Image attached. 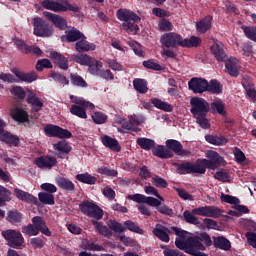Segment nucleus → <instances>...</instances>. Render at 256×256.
Segmentation results:
<instances>
[{
	"label": "nucleus",
	"instance_id": "obj_27",
	"mask_svg": "<svg viewBox=\"0 0 256 256\" xmlns=\"http://www.w3.org/2000/svg\"><path fill=\"white\" fill-rule=\"evenodd\" d=\"M14 75H16L19 81H24V83H33V81H37V79H39L37 72L35 71L25 73L19 70H15Z\"/></svg>",
	"mask_w": 256,
	"mask_h": 256
},
{
	"label": "nucleus",
	"instance_id": "obj_4",
	"mask_svg": "<svg viewBox=\"0 0 256 256\" xmlns=\"http://www.w3.org/2000/svg\"><path fill=\"white\" fill-rule=\"evenodd\" d=\"M71 103H74L69 108L71 115H75V117H79V119H87V109L93 111L95 109V104L87 101L83 97L70 95Z\"/></svg>",
	"mask_w": 256,
	"mask_h": 256
},
{
	"label": "nucleus",
	"instance_id": "obj_7",
	"mask_svg": "<svg viewBox=\"0 0 256 256\" xmlns=\"http://www.w3.org/2000/svg\"><path fill=\"white\" fill-rule=\"evenodd\" d=\"M124 225L115 221L110 220L108 223L109 228L115 233H124V231H132L133 233H138L139 235H143L144 231L141 229L135 222L131 220H127L124 222Z\"/></svg>",
	"mask_w": 256,
	"mask_h": 256
},
{
	"label": "nucleus",
	"instance_id": "obj_31",
	"mask_svg": "<svg viewBox=\"0 0 256 256\" xmlns=\"http://www.w3.org/2000/svg\"><path fill=\"white\" fill-rule=\"evenodd\" d=\"M50 57L60 69H63L64 71H67V69H69V62L67 61V58L63 57V55L57 52H52L50 54Z\"/></svg>",
	"mask_w": 256,
	"mask_h": 256
},
{
	"label": "nucleus",
	"instance_id": "obj_14",
	"mask_svg": "<svg viewBox=\"0 0 256 256\" xmlns=\"http://www.w3.org/2000/svg\"><path fill=\"white\" fill-rule=\"evenodd\" d=\"M188 87L193 93H205L207 87H209V82L202 78H192L188 82Z\"/></svg>",
	"mask_w": 256,
	"mask_h": 256
},
{
	"label": "nucleus",
	"instance_id": "obj_37",
	"mask_svg": "<svg viewBox=\"0 0 256 256\" xmlns=\"http://www.w3.org/2000/svg\"><path fill=\"white\" fill-rule=\"evenodd\" d=\"M151 103L156 109H160V111H165L166 113H171V111H173V106L161 99L152 98Z\"/></svg>",
	"mask_w": 256,
	"mask_h": 256
},
{
	"label": "nucleus",
	"instance_id": "obj_39",
	"mask_svg": "<svg viewBox=\"0 0 256 256\" xmlns=\"http://www.w3.org/2000/svg\"><path fill=\"white\" fill-rule=\"evenodd\" d=\"M11 115L13 119H15V121H18L19 123H25L29 119L27 112L20 108H14L13 110H11Z\"/></svg>",
	"mask_w": 256,
	"mask_h": 256
},
{
	"label": "nucleus",
	"instance_id": "obj_44",
	"mask_svg": "<svg viewBox=\"0 0 256 256\" xmlns=\"http://www.w3.org/2000/svg\"><path fill=\"white\" fill-rule=\"evenodd\" d=\"M77 181L80 183H85L86 185H95L97 178L95 176H92L89 173H84V174H78L76 175Z\"/></svg>",
	"mask_w": 256,
	"mask_h": 256
},
{
	"label": "nucleus",
	"instance_id": "obj_1",
	"mask_svg": "<svg viewBox=\"0 0 256 256\" xmlns=\"http://www.w3.org/2000/svg\"><path fill=\"white\" fill-rule=\"evenodd\" d=\"M172 231L177 235L175 245L178 249L193 256H209L201 252L205 251V245H207V247L213 245V241H211V236H209V234L202 232L193 235L177 227H172ZM203 243H205V245Z\"/></svg>",
	"mask_w": 256,
	"mask_h": 256
},
{
	"label": "nucleus",
	"instance_id": "obj_53",
	"mask_svg": "<svg viewBox=\"0 0 256 256\" xmlns=\"http://www.w3.org/2000/svg\"><path fill=\"white\" fill-rule=\"evenodd\" d=\"M70 80L72 85H75V87H87V82H85V79L78 74H71Z\"/></svg>",
	"mask_w": 256,
	"mask_h": 256
},
{
	"label": "nucleus",
	"instance_id": "obj_18",
	"mask_svg": "<svg viewBox=\"0 0 256 256\" xmlns=\"http://www.w3.org/2000/svg\"><path fill=\"white\" fill-rule=\"evenodd\" d=\"M53 149L57 151V157H59V159H65V155L71 153V145L65 140L53 144Z\"/></svg>",
	"mask_w": 256,
	"mask_h": 256
},
{
	"label": "nucleus",
	"instance_id": "obj_21",
	"mask_svg": "<svg viewBox=\"0 0 256 256\" xmlns=\"http://www.w3.org/2000/svg\"><path fill=\"white\" fill-rule=\"evenodd\" d=\"M75 49L76 51H78V53H85L87 51H95V49H97V46L94 43H90L89 41H87L84 36L76 42Z\"/></svg>",
	"mask_w": 256,
	"mask_h": 256
},
{
	"label": "nucleus",
	"instance_id": "obj_58",
	"mask_svg": "<svg viewBox=\"0 0 256 256\" xmlns=\"http://www.w3.org/2000/svg\"><path fill=\"white\" fill-rule=\"evenodd\" d=\"M53 64L49 59H41L36 63V71H43V69H51Z\"/></svg>",
	"mask_w": 256,
	"mask_h": 256
},
{
	"label": "nucleus",
	"instance_id": "obj_2",
	"mask_svg": "<svg viewBox=\"0 0 256 256\" xmlns=\"http://www.w3.org/2000/svg\"><path fill=\"white\" fill-rule=\"evenodd\" d=\"M190 105V112L201 129H211V122H209V119L207 118V113H209L210 109L212 113L221 115L222 117L227 115V111H225V103L219 98L214 99L209 105V102L204 98L193 97L190 99Z\"/></svg>",
	"mask_w": 256,
	"mask_h": 256
},
{
	"label": "nucleus",
	"instance_id": "obj_59",
	"mask_svg": "<svg viewBox=\"0 0 256 256\" xmlns=\"http://www.w3.org/2000/svg\"><path fill=\"white\" fill-rule=\"evenodd\" d=\"M97 205L91 203V202H84L82 205H80V210L84 215L90 216L91 213H93V210L95 209Z\"/></svg>",
	"mask_w": 256,
	"mask_h": 256
},
{
	"label": "nucleus",
	"instance_id": "obj_51",
	"mask_svg": "<svg viewBox=\"0 0 256 256\" xmlns=\"http://www.w3.org/2000/svg\"><path fill=\"white\" fill-rule=\"evenodd\" d=\"M91 118L96 125H103V123H107V115H105L103 112L95 111Z\"/></svg>",
	"mask_w": 256,
	"mask_h": 256
},
{
	"label": "nucleus",
	"instance_id": "obj_12",
	"mask_svg": "<svg viewBox=\"0 0 256 256\" xmlns=\"http://www.w3.org/2000/svg\"><path fill=\"white\" fill-rule=\"evenodd\" d=\"M193 213H196V215H200L201 217H211L212 219H218V217H221V209L215 206L194 208Z\"/></svg>",
	"mask_w": 256,
	"mask_h": 256
},
{
	"label": "nucleus",
	"instance_id": "obj_9",
	"mask_svg": "<svg viewBox=\"0 0 256 256\" xmlns=\"http://www.w3.org/2000/svg\"><path fill=\"white\" fill-rule=\"evenodd\" d=\"M2 237L8 241V245L14 249H19L23 245L25 239L21 232L16 230H6L2 232Z\"/></svg>",
	"mask_w": 256,
	"mask_h": 256
},
{
	"label": "nucleus",
	"instance_id": "obj_16",
	"mask_svg": "<svg viewBox=\"0 0 256 256\" xmlns=\"http://www.w3.org/2000/svg\"><path fill=\"white\" fill-rule=\"evenodd\" d=\"M43 15L44 17H46V19H48V21H51V23H53V25L56 26L57 29L63 31V29L67 27V20H65V18H63L62 16L47 11H44Z\"/></svg>",
	"mask_w": 256,
	"mask_h": 256
},
{
	"label": "nucleus",
	"instance_id": "obj_62",
	"mask_svg": "<svg viewBox=\"0 0 256 256\" xmlns=\"http://www.w3.org/2000/svg\"><path fill=\"white\" fill-rule=\"evenodd\" d=\"M106 63L112 71H123V65L121 63L117 62L115 59H107Z\"/></svg>",
	"mask_w": 256,
	"mask_h": 256
},
{
	"label": "nucleus",
	"instance_id": "obj_49",
	"mask_svg": "<svg viewBox=\"0 0 256 256\" xmlns=\"http://www.w3.org/2000/svg\"><path fill=\"white\" fill-rule=\"evenodd\" d=\"M201 45V38L192 36L189 39H182L181 47H199Z\"/></svg>",
	"mask_w": 256,
	"mask_h": 256
},
{
	"label": "nucleus",
	"instance_id": "obj_33",
	"mask_svg": "<svg viewBox=\"0 0 256 256\" xmlns=\"http://www.w3.org/2000/svg\"><path fill=\"white\" fill-rule=\"evenodd\" d=\"M0 140L3 141V143H7V145H13L14 147L19 145V137L5 130L0 134Z\"/></svg>",
	"mask_w": 256,
	"mask_h": 256
},
{
	"label": "nucleus",
	"instance_id": "obj_63",
	"mask_svg": "<svg viewBox=\"0 0 256 256\" xmlns=\"http://www.w3.org/2000/svg\"><path fill=\"white\" fill-rule=\"evenodd\" d=\"M21 213L17 211H10L8 212V221L10 223H21Z\"/></svg>",
	"mask_w": 256,
	"mask_h": 256
},
{
	"label": "nucleus",
	"instance_id": "obj_56",
	"mask_svg": "<svg viewBox=\"0 0 256 256\" xmlns=\"http://www.w3.org/2000/svg\"><path fill=\"white\" fill-rule=\"evenodd\" d=\"M128 45L134 51L135 55H138V57L145 56V52L143 51V48H141V44L137 43L136 41H130Z\"/></svg>",
	"mask_w": 256,
	"mask_h": 256
},
{
	"label": "nucleus",
	"instance_id": "obj_28",
	"mask_svg": "<svg viewBox=\"0 0 256 256\" xmlns=\"http://www.w3.org/2000/svg\"><path fill=\"white\" fill-rule=\"evenodd\" d=\"M101 141L103 145L105 147H108V149H111V151H115L116 153H119V151H121V146L119 145V141H117V139L104 135L101 136Z\"/></svg>",
	"mask_w": 256,
	"mask_h": 256
},
{
	"label": "nucleus",
	"instance_id": "obj_26",
	"mask_svg": "<svg viewBox=\"0 0 256 256\" xmlns=\"http://www.w3.org/2000/svg\"><path fill=\"white\" fill-rule=\"evenodd\" d=\"M166 147H168L170 151L176 153V155H189L188 151L183 150V145L181 144V142L177 140H167Z\"/></svg>",
	"mask_w": 256,
	"mask_h": 256
},
{
	"label": "nucleus",
	"instance_id": "obj_6",
	"mask_svg": "<svg viewBox=\"0 0 256 256\" xmlns=\"http://www.w3.org/2000/svg\"><path fill=\"white\" fill-rule=\"evenodd\" d=\"M42 7L48 11H54V13H65L67 11H73V13L79 12V8L77 6H73L67 0H62L61 2L44 0L42 1Z\"/></svg>",
	"mask_w": 256,
	"mask_h": 256
},
{
	"label": "nucleus",
	"instance_id": "obj_32",
	"mask_svg": "<svg viewBox=\"0 0 256 256\" xmlns=\"http://www.w3.org/2000/svg\"><path fill=\"white\" fill-rule=\"evenodd\" d=\"M242 86L246 91L247 97H249V99H251L253 103H256V91H255V86H253V83L249 81L247 78H244L242 80Z\"/></svg>",
	"mask_w": 256,
	"mask_h": 256
},
{
	"label": "nucleus",
	"instance_id": "obj_24",
	"mask_svg": "<svg viewBox=\"0 0 256 256\" xmlns=\"http://www.w3.org/2000/svg\"><path fill=\"white\" fill-rule=\"evenodd\" d=\"M32 223H33L35 229H37L38 233H39V231H41L43 233V235H46V237H51V231L45 224V220H43V218H41L39 216H35L32 218Z\"/></svg>",
	"mask_w": 256,
	"mask_h": 256
},
{
	"label": "nucleus",
	"instance_id": "obj_60",
	"mask_svg": "<svg viewBox=\"0 0 256 256\" xmlns=\"http://www.w3.org/2000/svg\"><path fill=\"white\" fill-rule=\"evenodd\" d=\"M22 233H24V235H28V237L39 235V232L35 228L34 224H28L27 226H23Z\"/></svg>",
	"mask_w": 256,
	"mask_h": 256
},
{
	"label": "nucleus",
	"instance_id": "obj_46",
	"mask_svg": "<svg viewBox=\"0 0 256 256\" xmlns=\"http://www.w3.org/2000/svg\"><path fill=\"white\" fill-rule=\"evenodd\" d=\"M137 144L145 151H151L155 147V141L149 138H138Z\"/></svg>",
	"mask_w": 256,
	"mask_h": 256
},
{
	"label": "nucleus",
	"instance_id": "obj_34",
	"mask_svg": "<svg viewBox=\"0 0 256 256\" xmlns=\"http://www.w3.org/2000/svg\"><path fill=\"white\" fill-rule=\"evenodd\" d=\"M214 247H216V249H221L222 251H230L231 242L223 236H218L214 238Z\"/></svg>",
	"mask_w": 256,
	"mask_h": 256
},
{
	"label": "nucleus",
	"instance_id": "obj_54",
	"mask_svg": "<svg viewBox=\"0 0 256 256\" xmlns=\"http://www.w3.org/2000/svg\"><path fill=\"white\" fill-rule=\"evenodd\" d=\"M11 199V192L0 185V207Z\"/></svg>",
	"mask_w": 256,
	"mask_h": 256
},
{
	"label": "nucleus",
	"instance_id": "obj_38",
	"mask_svg": "<svg viewBox=\"0 0 256 256\" xmlns=\"http://www.w3.org/2000/svg\"><path fill=\"white\" fill-rule=\"evenodd\" d=\"M153 233L160 241H163L164 243H169V230L163 226H156V228L153 230Z\"/></svg>",
	"mask_w": 256,
	"mask_h": 256
},
{
	"label": "nucleus",
	"instance_id": "obj_47",
	"mask_svg": "<svg viewBox=\"0 0 256 256\" xmlns=\"http://www.w3.org/2000/svg\"><path fill=\"white\" fill-rule=\"evenodd\" d=\"M81 247L82 249H86L87 251H103V246L95 244L88 239L82 240Z\"/></svg>",
	"mask_w": 256,
	"mask_h": 256
},
{
	"label": "nucleus",
	"instance_id": "obj_43",
	"mask_svg": "<svg viewBox=\"0 0 256 256\" xmlns=\"http://www.w3.org/2000/svg\"><path fill=\"white\" fill-rule=\"evenodd\" d=\"M195 215H197V213H194L193 210L184 211L183 212L184 221H186V223H189L190 225H199V223L201 222L199 221V218Z\"/></svg>",
	"mask_w": 256,
	"mask_h": 256
},
{
	"label": "nucleus",
	"instance_id": "obj_48",
	"mask_svg": "<svg viewBox=\"0 0 256 256\" xmlns=\"http://www.w3.org/2000/svg\"><path fill=\"white\" fill-rule=\"evenodd\" d=\"M92 225H94L96 231L100 233V235H104V237H111V235H113V233L109 231V228L101 222L92 221Z\"/></svg>",
	"mask_w": 256,
	"mask_h": 256
},
{
	"label": "nucleus",
	"instance_id": "obj_19",
	"mask_svg": "<svg viewBox=\"0 0 256 256\" xmlns=\"http://www.w3.org/2000/svg\"><path fill=\"white\" fill-rule=\"evenodd\" d=\"M14 194L16 195L17 199H20V201H24L25 203H32L33 205H39V200H37V197L19 189H14Z\"/></svg>",
	"mask_w": 256,
	"mask_h": 256
},
{
	"label": "nucleus",
	"instance_id": "obj_30",
	"mask_svg": "<svg viewBox=\"0 0 256 256\" xmlns=\"http://www.w3.org/2000/svg\"><path fill=\"white\" fill-rule=\"evenodd\" d=\"M211 21H213V16L207 15L200 21L196 23V29L198 33H207L211 29Z\"/></svg>",
	"mask_w": 256,
	"mask_h": 256
},
{
	"label": "nucleus",
	"instance_id": "obj_22",
	"mask_svg": "<svg viewBox=\"0 0 256 256\" xmlns=\"http://www.w3.org/2000/svg\"><path fill=\"white\" fill-rule=\"evenodd\" d=\"M143 123H145L143 116H134L130 121L122 122V127L128 131H137V125H143Z\"/></svg>",
	"mask_w": 256,
	"mask_h": 256
},
{
	"label": "nucleus",
	"instance_id": "obj_45",
	"mask_svg": "<svg viewBox=\"0 0 256 256\" xmlns=\"http://www.w3.org/2000/svg\"><path fill=\"white\" fill-rule=\"evenodd\" d=\"M38 199L43 205H55V196L47 192H40L38 194Z\"/></svg>",
	"mask_w": 256,
	"mask_h": 256
},
{
	"label": "nucleus",
	"instance_id": "obj_20",
	"mask_svg": "<svg viewBox=\"0 0 256 256\" xmlns=\"http://www.w3.org/2000/svg\"><path fill=\"white\" fill-rule=\"evenodd\" d=\"M210 51L212 55H214L216 61H227V53H225V50H223V47L219 44L218 41L214 42V44L210 46Z\"/></svg>",
	"mask_w": 256,
	"mask_h": 256
},
{
	"label": "nucleus",
	"instance_id": "obj_13",
	"mask_svg": "<svg viewBox=\"0 0 256 256\" xmlns=\"http://www.w3.org/2000/svg\"><path fill=\"white\" fill-rule=\"evenodd\" d=\"M127 199L130 201H134L135 203H146L150 207H161V200H157V198L147 197L143 194H134L127 196Z\"/></svg>",
	"mask_w": 256,
	"mask_h": 256
},
{
	"label": "nucleus",
	"instance_id": "obj_64",
	"mask_svg": "<svg viewBox=\"0 0 256 256\" xmlns=\"http://www.w3.org/2000/svg\"><path fill=\"white\" fill-rule=\"evenodd\" d=\"M244 33L248 39H251V41H255L256 43V28L246 27L244 28Z\"/></svg>",
	"mask_w": 256,
	"mask_h": 256
},
{
	"label": "nucleus",
	"instance_id": "obj_52",
	"mask_svg": "<svg viewBox=\"0 0 256 256\" xmlns=\"http://www.w3.org/2000/svg\"><path fill=\"white\" fill-rule=\"evenodd\" d=\"M134 89L138 91V93H147V82L143 79H135L133 81Z\"/></svg>",
	"mask_w": 256,
	"mask_h": 256
},
{
	"label": "nucleus",
	"instance_id": "obj_42",
	"mask_svg": "<svg viewBox=\"0 0 256 256\" xmlns=\"http://www.w3.org/2000/svg\"><path fill=\"white\" fill-rule=\"evenodd\" d=\"M87 67L92 75L99 76V73H101V70L103 69V63L99 62L98 60H93L92 58Z\"/></svg>",
	"mask_w": 256,
	"mask_h": 256
},
{
	"label": "nucleus",
	"instance_id": "obj_29",
	"mask_svg": "<svg viewBox=\"0 0 256 256\" xmlns=\"http://www.w3.org/2000/svg\"><path fill=\"white\" fill-rule=\"evenodd\" d=\"M84 35L81 33V31L72 28L68 31H66V36H62V41H68V43H73L75 41H79L80 39H83Z\"/></svg>",
	"mask_w": 256,
	"mask_h": 256
},
{
	"label": "nucleus",
	"instance_id": "obj_5",
	"mask_svg": "<svg viewBox=\"0 0 256 256\" xmlns=\"http://www.w3.org/2000/svg\"><path fill=\"white\" fill-rule=\"evenodd\" d=\"M117 18L119 21H124L122 27L127 31V33H137V31H139L137 23L141 21V17L134 12L126 9H120L117 11Z\"/></svg>",
	"mask_w": 256,
	"mask_h": 256
},
{
	"label": "nucleus",
	"instance_id": "obj_17",
	"mask_svg": "<svg viewBox=\"0 0 256 256\" xmlns=\"http://www.w3.org/2000/svg\"><path fill=\"white\" fill-rule=\"evenodd\" d=\"M28 98L27 101L29 105L32 106V110L35 113H39L41 109H43V99L37 96V94L31 90H28Z\"/></svg>",
	"mask_w": 256,
	"mask_h": 256
},
{
	"label": "nucleus",
	"instance_id": "obj_11",
	"mask_svg": "<svg viewBox=\"0 0 256 256\" xmlns=\"http://www.w3.org/2000/svg\"><path fill=\"white\" fill-rule=\"evenodd\" d=\"M160 42L162 47H167L169 49L170 47H177V45H180L183 43V38L176 34V33H166L163 34L160 38Z\"/></svg>",
	"mask_w": 256,
	"mask_h": 256
},
{
	"label": "nucleus",
	"instance_id": "obj_50",
	"mask_svg": "<svg viewBox=\"0 0 256 256\" xmlns=\"http://www.w3.org/2000/svg\"><path fill=\"white\" fill-rule=\"evenodd\" d=\"M72 59L75 63L88 66L93 58L87 54H76L72 56Z\"/></svg>",
	"mask_w": 256,
	"mask_h": 256
},
{
	"label": "nucleus",
	"instance_id": "obj_36",
	"mask_svg": "<svg viewBox=\"0 0 256 256\" xmlns=\"http://www.w3.org/2000/svg\"><path fill=\"white\" fill-rule=\"evenodd\" d=\"M205 140L207 141V143H210V145H216L217 147L227 145V143L229 142V140L224 136H213V135H206Z\"/></svg>",
	"mask_w": 256,
	"mask_h": 256
},
{
	"label": "nucleus",
	"instance_id": "obj_25",
	"mask_svg": "<svg viewBox=\"0 0 256 256\" xmlns=\"http://www.w3.org/2000/svg\"><path fill=\"white\" fill-rule=\"evenodd\" d=\"M16 47L22 51V53H33V55H41L42 51L41 48L39 47H29L28 45L25 44V41L21 39H17L15 41Z\"/></svg>",
	"mask_w": 256,
	"mask_h": 256
},
{
	"label": "nucleus",
	"instance_id": "obj_23",
	"mask_svg": "<svg viewBox=\"0 0 256 256\" xmlns=\"http://www.w3.org/2000/svg\"><path fill=\"white\" fill-rule=\"evenodd\" d=\"M226 62V71L230 74L231 77H237L239 75V60L237 58H230L225 60Z\"/></svg>",
	"mask_w": 256,
	"mask_h": 256
},
{
	"label": "nucleus",
	"instance_id": "obj_10",
	"mask_svg": "<svg viewBox=\"0 0 256 256\" xmlns=\"http://www.w3.org/2000/svg\"><path fill=\"white\" fill-rule=\"evenodd\" d=\"M47 137H57L58 139H71V132L55 125H47L44 128Z\"/></svg>",
	"mask_w": 256,
	"mask_h": 256
},
{
	"label": "nucleus",
	"instance_id": "obj_40",
	"mask_svg": "<svg viewBox=\"0 0 256 256\" xmlns=\"http://www.w3.org/2000/svg\"><path fill=\"white\" fill-rule=\"evenodd\" d=\"M56 183L60 189H64L65 191H75V184H73L71 180L67 178H58Z\"/></svg>",
	"mask_w": 256,
	"mask_h": 256
},
{
	"label": "nucleus",
	"instance_id": "obj_15",
	"mask_svg": "<svg viewBox=\"0 0 256 256\" xmlns=\"http://www.w3.org/2000/svg\"><path fill=\"white\" fill-rule=\"evenodd\" d=\"M34 163L39 169H53L57 165V159L51 156H40L35 159Z\"/></svg>",
	"mask_w": 256,
	"mask_h": 256
},
{
	"label": "nucleus",
	"instance_id": "obj_8",
	"mask_svg": "<svg viewBox=\"0 0 256 256\" xmlns=\"http://www.w3.org/2000/svg\"><path fill=\"white\" fill-rule=\"evenodd\" d=\"M33 25L34 35H36V37H51V35H53V27H49V24L42 18H34Z\"/></svg>",
	"mask_w": 256,
	"mask_h": 256
},
{
	"label": "nucleus",
	"instance_id": "obj_55",
	"mask_svg": "<svg viewBox=\"0 0 256 256\" xmlns=\"http://www.w3.org/2000/svg\"><path fill=\"white\" fill-rule=\"evenodd\" d=\"M214 177L218 181H222L223 183L229 182V171L225 169H219L215 174Z\"/></svg>",
	"mask_w": 256,
	"mask_h": 256
},
{
	"label": "nucleus",
	"instance_id": "obj_35",
	"mask_svg": "<svg viewBox=\"0 0 256 256\" xmlns=\"http://www.w3.org/2000/svg\"><path fill=\"white\" fill-rule=\"evenodd\" d=\"M153 154L160 159H171L173 157V152L165 146H157L153 149Z\"/></svg>",
	"mask_w": 256,
	"mask_h": 256
},
{
	"label": "nucleus",
	"instance_id": "obj_61",
	"mask_svg": "<svg viewBox=\"0 0 256 256\" xmlns=\"http://www.w3.org/2000/svg\"><path fill=\"white\" fill-rule=\"evenodd\" d=\"M10 93L16 97V99H25V90L20 86H15L10 90Z\"/></svg>",
	"mask_w": 256,
	"mask_h": 256
},
{
	"label": "nucleus",
	"instance_id": "obj_57",
	"mask_svg": "<svg viewBox=\"0 0 256 256\" xmlns=\"http://www.w3.org/2000/svg\"><path fill=\"white\" fill-rule=\"evenodd\" d=\"M152 185H154V187H160L162 189H165L168 187L169 184L167 183V180L161 178V176H153Z\"/></svg>",
	"mask_w": 256,
	"mask_h": 256
},
{
	"label": "nucleus",
	"instance_id": "obj_3",
	"mask_svg": "<svg viewBox=\"0 0 256 256\" xmlns=\"http://www.w3.org/2000/svg\"><path fill=\"white\" fill-rule=\"evenodd\" d=\"M207 159L200 160L197 164H192V173H198L199 175H205L207 169H212L215 171L217 167H225L227 162L219 153L208 150L206 152Z\"/></svg>",
	"mask_w": 256,
	"mask_h": 256
},
{
	"label": "nucleus",
	"instance_id": "obj_41",
	"mask_svg": "<svg viewBox=\"0 0 256 256\" xmlns=\"http://www.w3.org/2000/svg\"><path fill=\"white\" fill-rule=\"evenodd\" d=\"M206 91L213 93V95H221L223 93V85L217 80H211Z\"/></svg>",
	"mask_w": 256,
	"mask_h": 256
}]
</instances>
